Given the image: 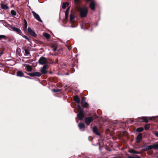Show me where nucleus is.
<instances>
[{"label": "nucleus", "mask_w": 158, "mask_h": 158, "mask_svg": "<svg viewBox=\"0 0 158 158\" xmlns=\"http://www.w3.org/2000/svg\"><path fill=\"white\" fill-rule=\"evenodd\" d=\"M152 149L158 150V142L152 145Z\"/></svg>", "instance_id": "nucleus-20"}, {"label": "nucleus", "mask_w": 158, "mask_h": 158, "mask_svg": "<svg viewBox=\"0 0 158 158\" xmlns=\"http://www.w3.org/2000/svg\"><path fill=\"white\" fill-rule=\"evenodd\" d=\"M73 99L74 101L77 104H79L80 102V99L78 96H75L73 97Z\"/></svg>", "instance_id": "nucleus-15"}, {"label": "nucleus", "mask_w": 158, "mask_h": 158, "mask_svg": "<svg viewBox=\"0 0 158 158\" xmlns=\"http://www.w3.org/2000/svg\"><path fill=\"white\" fill-rule=\"evenodd\" d=\"M82 107L84 108H87L89 107V105L87 102L81 103Z\"/></svg>", "instance_id": "nucleus-22"}, {"label": "nucleus", "mask_w": 158, "mask_h": 158, "mask_svg": "<svg viewBox=\"0 0 158 158\" xmlns=\"http://www.w3.org/2000/svg\"><path fill=\"white\" fill-rule=\"evenodd\" d=\"M137 121L138 122H144L146 123H148V120L147 117H141L138 118Z\"/></svg>", "instance_id": "nucleus-5"}, {"label": "nucleus", "mask_w": 158, "mask_h": 158, "mask_svg": "<svg viewBox=\"0 0 158 158\" xmlns=\"http://www.w3.org/2000/svg\"><path fill=\"white\" fill-rule=\"evenodd\" d=\"M85 100L86 99L85 97H82L81 98V103H83L86 102Z\"/></svg>", "instance_id": "nucleus-36"}, {"label": "nucleus", "mask_w": 158, "mask_h": 158, "mask_svg": "<svg viewBox=\"0 0 158 158\" xmlns=\"http://www.w3.org/2000/svg\"><path fill=\"white\" fill-rule=\"evenodd\" d=\"M11 28L14 31L20 35H22V34H23L22 31L20 29L15 27H12Z\"/></svg>", "instance_id": "nucleus-10"}, {"label": "nucleus", "mask_w": 158, "mask_h": 158, "mask_svg": "<svg viewBox=\"0 0 158 158\" xmlns=\"http://www.w3.org/2000/svg\"><path fill=\"white\" fill-rule=\"evenodd\" d=\"M52 73V72H50V73Z\"/></svg>", "instance_id": "nucleus-51"}, {"label": "nucleus", "mask_w": 158, "mask_h": 158, "mask_svg": "<svg viewBox=\"0 0 158 158\" xmlns=\"http://www.w3.org/2000/svg\"><path fill=\"white\" fill-rule=\"evenodd\" d=\"M17 76L18 77H22L24 76L23 73L21 71H18L17 72Z\"/></svg>", "instance_id": "nucleus-25"}, {"label": "nucleus", "mask_w": 158, "mask_h": 158, "mask_svg": "<svg viewBox=\"0 0 158 158\" xmlns=\"http://www.w3.org/2000/svg\"><path fill=\"white\" fill-rule=\"evenodd\" d=\"M143 150L144 151H147L149 150H150L152 149V145H150L147 146H143Z\"/></svg>", "instance_id": "nucleus-12"}, {"label": "nucleus", "mask_w": 158, "mask_h": 158, "mask_svg": "<svg viewBox=\"0 0 158 158\" xmlns=\"http://www.w3.org/2000/svg\"><path fill=\"white\" fill-rule=\"evenodd\" d=\"M93 132L97 135L100 136V134L98 132V130L97 127L94 126L93 128Z\"/></svg>", "instance_id": "nucleus-13"}, {"label": "nucleus", "mask_w": 158, "mask_h": 158, "mask_svg": "<svg viewBox=\"0 0 158 158\" xmlns=\"http://www.w3.org/2000/svg\"><path fill=\"white\" fill-rule=\"evenodd\" d=\"M150 127V125L148 124H147L144 126V128L145 130H147Z\"/></svg>", "instance_id": "nucleus-33"}, {"label": "nucleus", "mask_w": 158, "mask_h": 158, "mask_svg": "<svg viewBox=\"0 0 158 158\" xmlns=\"http://www.w3.org/2000/svg\"><path fill=\"white\" fill-rule=\"evenodd\" d=\"M143 135L142 133H139L136 137V142L138 143H140L143 139Z\"/></svg>", "instance_id": "nucleus-6"}, {"label": "nucleus", "mask_w": 158, "mask_h": 158, "mask_svg": "<svg viewBox=\"0 0 158 158\" xmlns=\"http://www.w3.org/2000/svg\"><path fill=\"white\" fill-rule=\"evenodd\" d=\"M69 7L65 11V20H67L68 19V15Z\"/></svg>", "instance_id": "nucleus-18"}, {"label": "nucleus", "mask_w": 158, "mask_h": 158, "mask_svg": "<svg viewBox=\"0 0 158 158\" xmlns=\"http://www.w3.org/2000/svg\"><path fill=\"white\" fill-rule=\"evenodd\" d=\"M106 149L107 150H108V151H111V150L110 148H106Z\"/></svg>", "instance_id": "nucleus-46"}, {"label": "nucleus", "mask_w": 158, "mask_h": 158, "mask_svg": "<svg viewBox=\"0 0 158 158\" xmlns=\"http://www.w3.org/2000/svg\"><path fill=\"white\" fill-rule=\"evenodd\" d=\"M43 35L47 40L49 39L50 38V35L47 33L44 32L43 33Z\"/></svg>", "instance_id": "nucleus-23"}, {"label": "nucleus", "mask_w": 158, "mask_h": 158, "mask_svg": "<svg viewBox=\"0 0 158 158\" xmlns=\"http://www.w3.org/2000/svg\"><path fill=\"white\" fill-rule=\"evenodd\" d=\"M94 118L92 116H90L85 117V124L87 125H89L90 123L93 122L94 120Z\"/></svg>", "instance_id": "nucleus-2"}, {"label": "nucleus", "mask_w": 158, "mask_h": 158, "mask_svg": "<svg viewBox=\"0 0 158 158\" xmlns=\"http://www.w3.org/2000/svg\"><path fill=\"white\" fill-rule=\"evenodd\" d=\"M130 153L132 154H140L141 153V152H137L135 150L132 149L130 151Z\"/></svg>", "instance_id": "nucleus-27"}, {"label": "nucleus", "mask_w": 158, "mask_h": 158, "mask_svg": "<svg viewBox=\"0 0 158 158\" xmlns=\"http://www.w3.org/2000/svg\"><path fill=\"white\" fill-rule=\"evenodd\" d=\"M74 15H73L72 14H70L69 19L71 23H72L74 22Z\"/></svg>", "instance_id": "nucleus-19"}, {"label": "nucleus", "mask_w": 158, "mask_h": 158, "mask_svg": "<svg viewBox=\"0 0 158 158\" xmlns=\"http://www.w3.org/2000/svg\"><path fill=\"white\" fill-rule=\"evenodd\" d=\"M7 37L6 36L3 35H0V40H1L2 39H6Z\"/></svg>", "instance_id": "nucleus-35"}, {"label": "nucleus", "mask_w": 158, "mask_h": 158, "mask_svg": "<svg viewBox=\"0 0 158 158\" xmlns=\"http://www.w3.org/2000/svg\"><path fill=\"white\" fill-rule=\"evenodd\" d=\"M25 51V53L26 55H27L30 54V52H29V51L28 49H25L24 50Z\"/></svg>", "instance_id": "nucleus-37"}, {"label": "nucleus", "mask_w": 158, "mask_h": 158, "mask_svg": "<svg viewBox=\"0 0 158 158\" xmlns=\"http://www.w3.org/2000/svg\"><path fill=\"white\" fill-rule=\"evenodd\" d=\"M27 74L31 77H39L41 76L42 75V74L41 73L38 72H35L30 73H27Z\"/></svg>", "instance_id": "nucleus-3"}, {"label": "nucleus", "mask_w": 158, "mask_h": 158, "mask_svg": "<svg viewBox=\"0 0 158 158\" xmlns=\"http://www.w3.org/2000/svg\"><path fill=\"white\" fill-rule=\"evenodd\" d=\"M13 6H14L13 5H12V6H11V7H13Z\"/></svg>", "instance_id": "nucleus-50"}, {"label": "nucleus", "mask_w": 158, "mask_h": 158, "mask_svg": "<svg viewBox=\"0 0 158 158\" xmlns=\"http://www.w3.org/2000/svg\"><path fill=\"white\" fill-rule=\"evenodd\" d=\"M52 91L54 93H57L61 91V90L60 89H52Z\"/></svg>", "instance_id": "nucleus-31"}, {"label": "nucleus", "mask_w": 158, "mask_h": 158, "mask_svg": "<svg viewBox=\"0 0 158 158\" xmlns=\"http://www.w3.org/2000/svg\"><path fill=\"white\" fill-rule=\"evenodd\" d=\"M10 13H11V15L13 16H15L16 15V12L14 10H12L11 11Z\"/></svg>", "instance_id": "nucleus-32"}, {"label": "nucleus", "mask_w": 158, "mask_h": 158, "mask_svg": "<svg viewBox=\"0 0 158 158\" xmlns=\"http://www.w3.org/2000/svg\"><path fill=\"white\" fill-rule=\"evenodd\" d=\"M77 106V107L78 108V109L81 108L79 105H78Z\"/></svg>", "instance_id": "nucleus-44"}, {"label": "nucleus", "mask_w": 158, "mask_h": 158, "mask_svg": "<svg viewBox=\"0 0 158 158\" xmlns=\"http://www.w3.org/2000/svg\"><path fill=\"white\" fill-rule=\"evenodd\" d=\"M69 5V3L68 2H63L62 7L63 9H65L66 8V6H68Z\"/></svg>", "instance_id": "nucleus-26"}, {"label": "nucleus", "mask_w": 158, "mask_h": 158, "mask_svg": "<svg viewBox=\"0 0 158 158\" xmlns=\"http://www.w3.org/2000/svg\"><path fill=\"white\" fill-rule=\"evenodd\" d=\"M99 149L100 150H101L102 149V148H103V146H101L100 145V143H99Z\"/></svg>", "instance_id": "nucleus-42"}, {"label": "nucleus", "mask_w": 158, "mask_h": 158, "mask_svg": "<svg viewBox=\"0 0 158 158\" xmlns=\"http://www.w3.org/2000/svg\"><path fill=\"white\" fill-rule=\"evenodd\" d=\"M78 126L80 129L81 130L82 129H83L82 131H84V129L85 127V125L84 123H80L78 124Z\"/></svg>", "instance_id": "nucleus-17"}, {"label": "nucleus", "mask_w": 158, "mask_h": 158, "mask_svg": "<svg viewBox=\"0 0 158 158\" xmlns=\"http://www.w3.org/2000/svg\"><path fill=\"white\" fill-rule=\"evenodd\" d=\"M128 158H141V157L138 155H136L135 156H129Z\"/></svg>", "instance_id": "nucleus-34"}, {"label": "nucleus", "mask_w": 158, "mask_h": 158, "mask_svg": "<svg viewBox=\"0 0 158 158\" xmlns=\"http://www.w3.org/2000/svg\"><path fill=\"white\" fill-rule=\"evenodd\" d=\"M4 0L6 1V0Z\"/></svg>", "instance_id": "nucleus-52"}, {"label": "nucleus", "mask_w": 158, "mask_h": 158, "mask_svg": "<svg viewBox=\"0 0 158 158\" xmlns=\"http://www.w3.org/2000/svg\"><path fill=\"white\" fill-rule=\"evenodd\" d=\"M90 27V25L88 23L85 24V27L86 29H88Z\"/></svg>", "instance_id": "nucleus-39"}, {"label": "nucleus", "mask_w": 158, "mask_h": 158, "mask_svg": "<svg viewBox=\"0 0 158 158\" xmlns=\"http://www.w3.org/2000/svg\"><path fill=\"white\" fill-rule=\"evenodd\" d=\"M155 135L158 137V131H156L155 133Z\"/></svg>", "instance_id": "nucleus-43"}, {"label": "nucleus", "mask_w": 158, "mask_h": 158, "mask_svg": "<svg viewBox=\"0 0 158 158\" xmlns=\"http://www.w3.org/2000/svg\"><path fill=\"white\" fill-rule=\"evenodd\" d=\"M77 118L80 120H82L85 117V114L84 113H78L77 114Z\"/></svg>", "instance_id": "nucleus-11"}, {"label": "nucleus", "mask_w": 158, "mask_h": 158, "mask_svg": "<svg viewBox=\"0 0 158 158\" xmlns=\"http://www.w3.org/2000/svg\"><path fill=\"white\" fill-rule=\"evenodd\" d=\"M78 113H83V110L81 108L78 109Z\"/></svg>", "instance_id": "nucleus-40"}, {"label": "nucleus", "mask_w": 158, "mask_h": 158, "mask_svg": "<svg viewBox=\"0 0 158 158\" xmlns=\"http://www.w3.org/2000/svg\"><path fill=\"white\" fill-rule=\"evenodd\" d=\"M27 31L32 36L35 38L37 37V35L31 28L28 27L27 29Z\"/></svg>", "instance_id": "nucleus-8"}, {"label": "nucleus", "mask_w": 158, "mask_h": 158, "mask_svg": "<svg viewBox=\"0 0 158 158\" xmlns=\"http://www.w3.org/2000/svg\"><path fill=\"white\" fill-rule=\"evenodd\" d=\"M0 53H2V55L3 54V51H0Z\"/></svg>", "instance_id": "nucleus-47"}, {"label": "nucleus", "mask_w": 158, "mask_h": 158, "mask_svg": "<svg viewBox=\"0 0 158 158\" xmlns=\"http://www.w3.org/2000/svg\"><path fill=\"white\" fill-rule=\"evenodd\" d=\"M51 47L52 48L54 51H55L57 50V47L55 45L52 44L51 45Z\"/></svg>", "instance_id": "nucleus-30"}, {"label": "nucleus", "mask_w": 158, "mask_h": 158, "mask_svg": "<svg viewBox=\"0 0 158 158\" xmlns=\"http://www.w3.org/2000/svg\"><path fill=\"white\" fill-rule=\"evenodd\" d=\"M32 12L34 17L35 19H36L39 21L41 22H42V21L41 20L40 17L38 14H37L34 11H32Z\"/></svg>", "instance_id": "nucleus-9"}, {"label": "nucleus", "mask_w": 158, "mask_h": 158, "mask_svg": "<svg viewBox=\"0 0 158 158\" xmlns=\"http://www.w3.org/2000/svg\"><path fill=\"white\" fill-rule=\"evenodd\" d=\"M87 1H91V0H86Z\"/></svg>", "instance_id": "nucleus-48"}, {"label": "nucleus", "mask_w": 158, "mask_h": 158, "mask_svg": "<svg viewBox=\"0 0 158 158\" xmlns=\"http://www.w3.org/2000/svg\"><path fill=\"white\" fill-rule=\"evenodd\" d=\"M144 130L142 127H139L137 128L136 130V131L138 132H142Z\"/></svg>", "instance_id": "nucleus-29"}, {"label": "nucleus", "mask_w": 158, "mask_h": 158, "mask_svg": "<svg viewBox=\"0 0 158 158\" xmlns=\"http://www.w3.org/2000/svg\"><path fill=\"white\" fill-rule=\"evenodd\" d=\"M89 7L92 10L95 8V3L94 1H91L89 4Z\"/></svg>", "instance_id": "nucleus-14"}, {"label": "nucleus", "mask_w": 158, "mask_h": 158, "mask_svg": "<svg viewBox=\"0 0 158 158\" xmlns=\"http://www.w3.org/2000/svg\"><path fill=\"white\" fill-rule=\"evenodd\" d=\"M24 25L23 26V30L24 31H25L27 28V23L26 20L25 19L24 20Z\"/></svg>", "instance_id": "nucleus-21"}, {"label": "nucleus", "mask_w": 158, "mask_h": 158, "mask_svg": "<svg viewBox=\"0 0 158 158\" xmlns=\"http://www.w3.org/2000/svg\"><path fill=\"white\" fill-rule=\"evenodd\" d=\"M49 66L48 64H44L41 69L40 71L43 74H45L47 73V70Z\"/></svg>", "instance_id": "nucleus-4"}, {"label": "nucleus", "mask_w": 158, "mask_h": 158, "mask_svg": "<svg viewBox=\"0 0 158 158\" xmlns=\"http://www.w3.org/2000/svg\"><path fill=\"white\" fill-rule=\"evenodd\" d=\"M1 8L4 10H6L9 9V7L3 3L0 4Z\"/></svg>", "instance_id": "nucleus-16"}, {"label": "nucleus", "mask_w": 158, "mask_h": 158, "mask_svg": "<svg viewBox=\"0 0 158 158\" xmlns=\"http://www.w3.org/2000/svg\"><path fill=\"white\" fill-rule=\"evenodd\" d=\"M26 68L27 69V71L28 72H31L32 70V68L31 66L28 64L26 65Z\"/></svg>", "instance_id": "nucleus-24"}, {"label": "nucleus", "mask_w": 158, "mask_h": 158, "mask_svg": "<svg viewBox=\"0 0 158 158\" xmlns=\"http://www.w3.org/2000/svg\"><path fill=\"white\" fill-rule=\"evenodd\" d=\"M24 77H25L26 78H28V79H31V77L29 76H25Z\"/></svg>", "instance_id": "nucleus-45"}, {"label": "nucleus", "mask_w": 158, "mask_h": 158, "mask_svg": "<svg viewBox=\"0 0 158 158\" xmlns=\"http://www.w3.org/2000/svg\"><path fill=\"white\" fill-rule=\"evenodd\" d=\"M8 41L9 42H10L13 41L14 40V39L13 38H9L8 39Z\"/></svg>", "instance_id": "nucleus-41"}, {"label": "nucleus", "mask_w": 158, "mask_h": 158, "mask_svg": "<svg viewBox=\"0 0 158 158\" xmlns=\"http://www.w3.org/2000/svg\"><path fill=\"white\" fill-rule=\"evenodd\" d=\"M23 37L27 40L29 42H31V40L28 37L25 35H23L22 34V35H21Z\"/></svg>", "instance_id": "nucleus-28"}, {"label": "nucleus", "mask_w": 158, "mask_h": 158, "mask_svg": "<svg viewBox=\"0 0 158 158\" xmlns=\"http://www.w3.org/2000/svg\"><path fill=\"white\" fill-rule=\"evenodd\" d=\"M74 2L76 4L78 5L80 4V0H74Z\"/></svg>", "instance_id": "nucleus-38"}, {"label": "nucleus", "mask_w": 158, "mask_h": 158, "mask_svg": "<svg viewBox=\"0 0 158 158\" xmlns=\"http://www.w3.org/2000/svg\"><path fill=\"white\" fill-rule=\"evenodd\" d=\"M38 62L40 64H44L47 62L46 58L43 56L41 57L39 59Z\"/></svg>", "instance_id": "nucleus-7"}, {"label": "nucleus", "mask_w": 158, "mask_h": 158, "mask_svg": "<svg viewBox=\"0 0 158 158\" xmlns=\"http://www.w3.org/2000/svg\"><path fill=\"white\" fill-rule=\"evenodd\" d=\"M2 56V53H0V56Z\"/></svg>", "instance_id": "nucleus-49"}, {"label": "nucleus", "mask_w": 158, "mask_h": 158, "mask_svg": "<svg viewBox=\"0 0 158 158\" xmlns=\"http://www.w3.org/2000/svg\"><path fill=\"white\" fill-rule=\"evenodd\" d=\"M78 11L80 12V16L81 18L86 17L88 12V8L86 7H79Z\"/></svg>", "instance_id": "nucleus-1"}]
</instances>
